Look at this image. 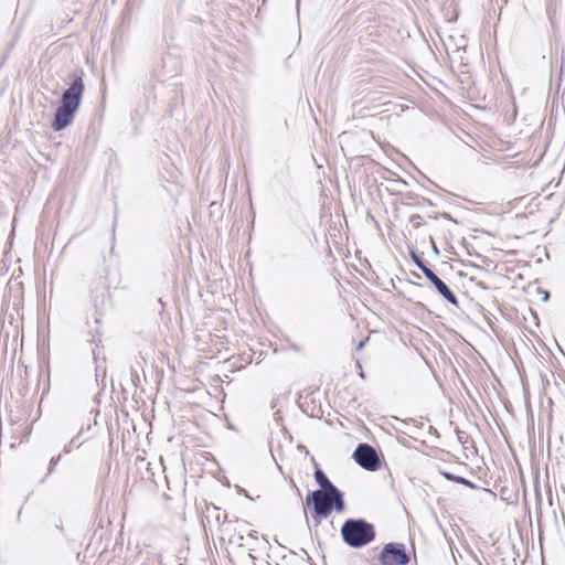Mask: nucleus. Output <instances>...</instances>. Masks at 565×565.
Instances as JSON below:
<instances>
[{
  "label": "nucleus",
  "instance_id": "obj_3",
  "mask_svg": "<svg viewBox=\"0 0 565 565\" xmlns=\"http://www.w3.org/2000/svg\"><path fill=\"white\" fill-rule=\"evenodd\" d=\"M343 542L353 548H361L375 540V527L364 519H348L341 526Z\"/></svg>",
  "mask_w": 565,
  "mask_h": 565
},
{
  "label": "nucleus",
  "instance_id": "obj_14",
  "mask_svg": "<svg viewBox=\"0 0 565 565\" xmlns=\"http://www.w3.org/2000/svg\"><path fill=\"white\" fill-rule=\"evenodd\" d=\"M414 218H420V216H419V215H414V216L412 217V220H414Z\"/></svg>",
  "mask_w": 565,
  "mask_h": 565
},
{
  "label": "nucleus",
  "instance_id": "obj_5",
  "mask_svg": "<svg viewBox=\"0 0 565 565\" xmlns=\"http://www.w3.org/2000/svg\"><path fill=\"white\" fill-rule=\"evenodd\" d=\"M379 562L381 565H407L409 556L404 544L387 543L379 555Z\"/></svg>",
  "mask_w": 565,
  "mask_h": 565
},
{
  "label": "nucleus",
  "instance_id": "obj_7",
  "mask_svg": "<svg viewBox=\"0 0 565 565\" xmlns=\"http://www.w3.org/2000/svg\"><path fill=\"white\" fill-rule=\"evenodd\" d=\"M316 482L319 484L320 489L317 491H335L339 490L327 477V475L319 468L315 470L313 473Z\"/></svg>",
  "mask_w": 565,
  "mask_h": 565
},
{
  "label": "nucleus",
  "instance_id": "obj_9",
  "mask_svg": "<svg viewBox=\"0 0 565 565\" xmlns=\"http://www.w3.org/2000/svg\"><path fill=\"white\" fill-rule=\"evenodd\" d=\"M61 458H62V456L57 455L50 459L47 471L44 475V477L42 478L41 482H44L45 479L54 471V469H55L56 465L60 462Z\"/></svg>",
  "mask_w": 565,
  "mask_h": 565
},
{
  "label": "nucleus",
  "instance_id": "obj_13",
  "mask_svg": "<svg viewBox=\"0 0 565 565\" xmlns=\"http://www.w3.org/2000/svg\"><path fill=\"white\" fill-rule=\"evenodd\" d=\"M548 298V292L546 291L544 295V299L546 300Z\"/></svg>",
  "mask_w": 565,
  "mask_h": 565
},
{
  "label": "nucleus",
  "instance_id": "obj_11",
  "mask_svg": "<svg viewBox=\"0 0 565 565\" xmlns=\"http://www.w3.org/2000/svg\"><path fill=\"white\" fill-rule=\"evenodd\" d=\"M366 341H367V339L360 341V342H359V344H358V347H356V349H358V350L363 349V347L365 345Z\"/></svg>",
  "mask_w": 565,
  "mask_h": 565
},
{
  "label": "nucleus",
  "instance_id": "obj_8",
  "mask_svg": "<svg viewBox=\"0 0 565 565\" xmlns=\"http://www.w3.org/2000/svg\"><path fill=\"white\" fill-rule=\"evenodd\" d=\"M443 476L447 480H449V481L458 482V483L463 484V486H466L468 488H471V489H476L477 488V486L473 482H471L470 480H468V479H466L463 477H458V476H455V475H452L450 472H443Z\"/></svg>",
  "mask_w": 565,
  "mask_h": 565
},
{
  "label": "nucleus",
  "instance_id": "obj_1",
  "mask_svg": "<svg viewBox=\"0 0 565 565\" xmlns=\"http://www.w3.org/2000/svg\"><path fill=\"white\" fill-rule=\"evenodd\" d=\"M312 509L315 526H318L322 519L328 518L332 511L342 513L345 510V501L340 490L335 491H311L306 497L303 510L307 523H309L307 509Z\"/></svg>",
  "mask_w": 565,
  "mask_h": 565
},
{
  "label": "nucleus",
  "instance_id": "obj_4",
  "mask_svg": "<svg viewBox=\"0 0 565 565\" xmlns=\"http://www.w3.org/2000/svg\"><path fill=\"white\" fill-rule=\"evenodd\" d=\"M412 259L415 265L423 271L425 277L434 285L437 291L451 305H458L456 295L424 262V259L412 252Z\"/></svg>",
  "mask_w": 565,
  "mask_h": 565
},
{
  "label": "nucleus",
  "instance_id": "obj_2",
  "mask_svg": "<svg viewBox=\"0 0 565 565\" xmlns=\"http://www.w3.org/2000/svg\"><path fill=\"white\" fill-rule=\"evenodd\" d=\"M84 93V83L81 76H76L70 87L62 94L61 105L56 108L52 128L55 131L66 128L74 118L81 105Z\"/></svg>",
  "mask_w": 565,
  "mask_h": 565
},
{
  "label": "nucleus",
  "instance_id": "obj_6",
  "mask_svg": "<svg viewBox=\"0 0 565 565\" xmlns=\"http://www.w3.org/2000/svg\"><path fill=\"white\" fill-rule=\"evenodd\" d=\"M352 457L360 467L367 471H376L381 466L375 448L365 443L358 445Z\"/></svg>",
  "mask_w": 565,
  "mask_h": 565
},
{
  "label": "nucleus",
  "instance_id": "obj_12",
  "mask_svg": "<svg viewBox=\"0 0 565 565\" xmlns=\"http://www.w3.org/2000/svg\"><path fill=\"white\" fill-rule=\"evenodd\" d=\"M291 482H292V487L296 489L297 493L300 495V490L298 489V487L295 484L294 481H291Z\"/></svg>",
  "mask_w": 565,
  "mask_h": 565
},
{
  "label": "nucleus",
  "instance_id": "obj_10",
  "mask_svg": "<svg viewBox=\"0 0 565 565\" xmlns=\"http://www.w3.org/2000/svg\"><path fill=\"white\" fill-rule=\"evenodd\" d=\"M72 444H73V441H71V443H70L68 445L64 446V449H63V451H64L65 454H68V452H71V449H72Z\"/></svg>",
  "mask_w": 565,
  "mask_h": 565
}]
</instances>
